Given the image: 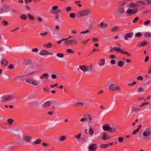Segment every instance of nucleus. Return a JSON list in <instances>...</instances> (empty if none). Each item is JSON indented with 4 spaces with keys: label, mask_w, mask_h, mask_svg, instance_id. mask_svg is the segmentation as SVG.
<instances>
[{
    "label": "nucleus",
    "mask_w": 151,
    "mask_h": 151,
    "mask_svg": "<svg viewBox=\"0 0 151 151\" xmlns=\"http://www.w3.org/2000/svg\"><path fill=\"white\" fill-rule=\"evenodd\" d=\"M80 69L83 72H86L88 70V67L86 65H80L79 66Z\"/></svg>",
    "instance_id": "obj_13"
},
{
    "label": "nucleus",
    "mask_w": 151,
    "mask_h": 151,
    "mask_svg": "<svg viewBox=\"0 0 151 151\" xmlns=\"http://www.w3.org/2000/svg\"><path fill=\"white\" fill-rule=\"evenodd\" d=\"M97 148V146L96 143H92L90 144L88 147V149L90 151H96Z\"/></svg>",
    "instance_id": "obj_11"
},
{
    "label": "nucleus",
    "mask_w": 151,
    "mask_h": 151,
    "mask_svg": "<svg viewBox=\"0 0 151 151\" xmlns=\"http://www.w3.org/2000/svg\"><path fill=\"white\" fill-rule=\"evenodd\" d=\"M125 11L124 7H119L116 10L114 11L113 13V15L116 18L119 17L121 15L123 14Z\"/></svg>",
    "instance_id": "obj_4"
},
{
    "label": "nucleus",
    "mask_w": 151,
    "mask_h": 151,
    "mask_svg": "<svg viewBox=\"0 0 151 151\" xmlns=\"http://www.w3.org/2000/svg\"><path fill=\"white\" fill-rule=\"evenodd\" d=\"M143 35L145 37H148L149 38H151V33L150 32H145Z\"/></svg>",
    "instance_id": "obj_25"
},
{
    "label": "nucleus",
    "mask_w": 151,
    "mask_h": 151,
    "mask_svg": "<svg viewBox=\"0 0 151 151\" xmlns=\"http://www.w3.org/2000/svg\"><path fill=\"white\" fill-rule=\"evenodd\" d=\"M40 83L39 80L35 79L33 80L32 84L35 86H37L40 84Z\"/></svg>",
    "instance_id": "obj_26"
},
{
    "label": "nucleus",
    "mask_w": 151,
    "mask_h": 151,
    "mask_svg": "<svg viewBox=\"0 0 151 151\" xmlns=\"http://www.w3.org/2000/svg\"><path fill=\"white\" fill-rule=\"evenodd\" d=\"M138 10V8H134V9H128L127 11V13L129 16L132 15L133 14H136Z\"/></svg>",
    "instance_id": "obj_8"
},
{
    "label": "nucleus",
    "mask_w": 151,
    "mask_h": 151,
    "mask_svg": "<svg viewBox=\"0 0 151 151\" xmlns=\"http://www.w3.org/2000/svg\"><path fill=\"white\" fill-rule=\"evenodd\" d=\"M3 12H7L9 11V8L8 6H4L3 8Z\"/></svg>",
    "instance_id": "obj_35"
},
{
    "label": "nucleus",
    "mask_w": 151,
    "mask_h": 151,
    "mask_svg": "<svg viewBox=\"0 0 151 151\" xmlns=\"http://www.w3.org/2000/svg\"><path fill=\"white\" fill-rule=\"evenodd\" d=\"M82 134L79 133L78 134L75 135L73 137V138L76 140H77L78 142H79L81 144H83L84 142V141L83 139H82L81 138Z\"/></svg>",
    "instance_id": "obj_7"
},
{
    "label": "nucleus",
    "mask_w": 151,
    "mask_h": 151,
    "mask_svg": "<svg viewBox=\"0 0 151 151\" xmlns=\"http://www.w3.org/2000/svg\"><path fill=\"white\" fill-rule=\"evenodd\" d=\"M33 80L32 79H28L26 80V82L30 84H32V83Z\"/></svg>",
    "instance_id": "obj_56"
},
{
    "label": "nucleus",
    "mask_w": 151,
    "mask_h": 151,
    "mask_svg": "<svg viewBox=\"0 0 151 151\" xmlns=\"http://www.w3.org/2000/svg\"><path fill=\"white\" fill-rule=\"evenodd\" d=\"M57 56L60 58H62L64 56V54L63 53H58L56 54Z\"/></svg>",
    "instance_id": "obj_37"
},
{
    "label": "nucleus",
    "mask_w": 151,
    "mask_h": 151,
    "mask_svg": "<svg viewBox=\"0 0 151 151\" xmlns=\"http://www.w3.org/2000/svg\"><path fill=\"white\" fill-rule=\"evenodd\" d=\"M120 49V48H119V47H114L110 49V51H111L113 50H114L115 51L119 52V51Z\"/></svg>",
    "instance_id": "obj_36"
},
{
    "label": "nucleus",
    "mask_w": 151,
    "mask_h": 151,
    "mask_svg": "<svg viewBox=\"0 0 151 151\" xmlns=\"http://www.w3.org/2000/svg\"><path fill=\"white\" fill-rule=\"evenodd\" d=\"M110 128L109 132L111 133L114 132L116 129V127L115 126H113L112 127H110Z\"/></svg>",
    "instance_id": "obj_31"
},
{
    "label": "nucleus",
    "mask_w": 151,
    "mask_h": 151,
    "mask_svg": "<svg viewBox=\"0 0 151 151\" xmlns=\"http://www.w3.org/2000/svg\"><path fill=\"white\" fill-rule=\"evenodd\" d=\"M133 36V33L132 32L126 34L124 36V39L126 40H127L128 38H131Z\"/></svg>",
    "instance_id": "obj_16"
},
{
    "label": "nucleus",
    "mask_w": 151,
    "mask_h": 151,
    "mask_svg": "<svg viewBox=\"0 0 151 151\" xmlns=\"http://www.w3.org/2000/svg\"><path fill=\"white\" fill-rule=\"evenodd\" d=\"M20 18L22 19L23 20H25L27 19V17L26 15L23 14L21 16Z\"/></svg>",
    "instance_id": "obj_50"
},
{
    "label": "nucleus",
    "mask_w": 151,
    "mask_h": 151,
    "mask_svg": "<svg viewBox=\"0 0 151 151\" xmlns=\"http://www.w3.org/2000/svg\"><path fill=\"white\" fill-rule=\"evenodd\" d=\"M93 66L91 65L88 67V70L90 72L92 71L93 70Z\"/></svg>",
    "instance_id": "obj_61"
},
{
    "label": "nucleus",
    "mask_w": 151,
    "mask_h": 151,
    "mask_svg": "<svg viewBox=\"0 0 151 151\" xmlns=\"http://www.w3.org/2000/svg\"><path fill=\"white\" fill-rule=\"evenodd\" d=\"M72 9V7L70 6H67L65 8V11L67 12H70L71 11Z\"/></svg>",
    "instance_id": "obj_38"
},
{
    "label": "nucleus",
    "mask_w": 151,
    "mask_h": 151,
    "mask_svg": "<svg viewBox=\"0 0 151 151\" xmlns=\"http://www.w3.org/2000/svg\"><path fill=\"white\" fill-rule=\"evenodd\" d=\"M24 75L19 76L15 77L14 79L16 80L24 81Z\"/></svg>",
    "instance_id": "obj_18"
},
{
    "label": "nucleus",
    "mask_w": 151,
    "mask_h": 151,
    "mask_svg": "<svg viewBox=\"0 0 151 151\" xmlns=\"http://www.w3.org/2000/svg\"><path fill=\"white\" fill-rule=\"evenodd\" d=\"M102 129L105 131H109L110 126L106 124L104 125L102 127Z\"/></svg>",
    "instance_id": "obj_20"
},
{
    "label": "nucleus",
    "mask_w": 151,
    "mask_h": 151,
    "mask_svg": "<svg viewBox=\"0 0 151 151\" xmlns=\"http://www.w3.org/2000/svg\"><path fill=\"white\" fill-rule=\"evenodd\" d=\"M2 22L4 23V27L7 26L9 24L8 22L4 20L2 21Z\"/></svg>",
    "instance_id": "obj_46"
},
{
    "label": "nucleus",
    "mask_w": 151,
    "mask_h": 151,
    "mask_svg": "<svg viewBox=\"0 0 151 151\" xmlns=\"http://www.w3.org/2000/svg\"><path fill=\"white\" fill-rule=\"evenodd\" d=\"M55 29L57 30H59L60 29V27L58 25H55Z\"/></svg>",
    "instance_id": "obj_58"
},
{
    "label": "nucleus",
    "mask_w": 151,
    "mask_h": 151,
    "mask_svg": "<svg viewBox=\"0 0 151 151\" xmlns=\"http://www.w3.org/2000/svg\"><path fill=\"white\" fill-rule=\"evenodd\" d=\"M38 72V71L32 70L30 68H28L26 70L25 73L27 76H29L34 75Z\"/></svg>",
    "instance_id": "obj_10"
},
{
    "label": "nucleus",
    "mask_w": 151,
    "mask_h": 151,
    "mask_svg": "<svg viewBox=\"0 0 151 151\" xmlns=\"http://www.w3.org/2000/svg\"><path fill=\"white\" fill-rule=\"evenodd\" d=\"M119 27L118 26H115L112 29L111 31L112 32L116 31L119 29Z\"/></svg>",
    "instance_id": "obj_41"
},
{
    "label": "nucleus",
    "mask_w": 151,
    "mask_h": 151,
    "mask_svg": "<svg viewBox=\"0 0 151 151\" xmlns=\"http://www.w3.org/2000/svg\"><path fill=\"white\" fill-rule=\"evenodd\" d=\"M147 44V42L146 41H144L142 42L140 45H138V46L139 47H142L146 46Z\"/></svg>",
    "instance_id": "obj_39"
},
{
    "label": "nucleus",
    "mask_w": 151,
    "mask_h": 151,
    "mask_svg": "<svg viewBox=\"0 0 151 151\" xmlns=\"http://www.w3.org/2000/svg\"><path fill=\"white\" fill-rule=\"evenodd\" d=\"M91 13L90 9H86L84 10L80 11L77 12V15L78 17L88 16Z\"/></svg>",
    "instance_id": "obj_3"
},
{
    "label": "nucleus",
    "mask_w": 151,
    "mask_h": 151,
    "mask_svg": "<svg viewBox=\"0 0 151 151\" xmlns=\"http://www.w3.org/2000/svg\"><path fill=\"white\" fill-rule=\"evenodd\" d=\"M24 63L27 65H29L32 63V60L29 59H26L24 60Z\"/></svg>",
    "instance_id": "obj_27"
},
{
    "label": "nucleus",
    "mask_w": 151,
    "mask_h": 151,
    "mask_svg": "<svg viewBox=\"0 0 151 151\" xmlns=\"http://www.w3.org/2000/svg\"><path fill=\"white\" fill-rule=\"evenodd\" d=\"M150 20H147L146 21H145L143 24L144 25H147L149 24L150 23Z\"/></svg>",
    "instance_id": "obj_53"
},
{
    "label": "nucleus",
    "mask_w": 151,
    "mask_h": 151,
    "mask_svg": "<svg viewBox=\"0 0 151 151\" xmlns=\"http://www.w3.org/2000/svg\"><path fill=\"white\" fill-rule=\"evenodd\" d=\"M136 3L137 6H144L145 5V3L143 1H137Z\"/></svg>",
    "instance_id": "obj_24"
},
{
    "label": "nucleus",
    "mask_w": 151,
    "mask_h": 151,
    "mask_svg": "<svg viewBox=\"0 0 151 151\" xmlns=\"http://www.w3.org/2000/svg\"><path fill=\"white\" fill-rule=\"evenodd\" d=\"M109 89L113 91H118L120 90V87L116 83L111 84L109 87Z\"/></svg>",
    "instance_id": "obj_5"
},
{
    "label": "nucleus",
    "mask_w": 151,
    "mask_h": 151,
    "mask_svg": "<svg viewBox=\"0 0 151 151\" xmlns=\"http://www.w3.org/2000/svg\"><path fill=\"white\" fill-rule=\"evenodd\" d=\"M119 52L121 54L127 55L129 56H131V54L130 53L124 51L121 48H120Z\"/></svg>",
    "instance_id": "obj_21"
},
{
    "label": "nucleus",
    "mask_w": 151,
    "mask_h": 151,
    "mask_svg": "<svg viewBox=\"0 0 151 151\" xmlns=\"http://www.w3.org/2000/svg\"><path fill=\"white\" fill-rule=\"evenodd\" d=\"M31 139V138L30 137L26 136L23 138L22 141H19L18 140H17V143L19 144H24L25 143V142H30Z\"/></svg>",
    "instance_id": "obj_6"
},
{
    "label": "nucleus",
    "mask_w": 151,
    "mask_h": 151,
    "mask_svg": "<svg viewBox=\"0 0 151 151\" xmlns=\"http://www.w3.org/2000/svg\"><path fill=\"white\" fill-rule=\"evenodd\" d=\"M106 60L104 59L101 58L99 60L97 64L100 66H102L105 64Z\"/></svg>",
    "instance_id": "obj_12"
},
{
    "label": "nucleus",
    "mask_w": 151,
    "mask_h": 151,
    "mask_svg": "<svg viewBox=\"0 0 151 151\" xmlns=\"http://www.w3.org/2000/svg\"><path fill=\"white\" fill-rule=\"evenodd\" d=\"M66 138V136H62L59 138V140L60 142H63L65 140Z\"/></svg>",
    "instance_id": "obj_32"
},
{
    "label": "nucleus",
    "mask_w": 151,
    "mask_h": 151,
    "mask_svg": "<svg viewBox=\"0 0 151 151\" xmlns=\"http://www.w3.org/2000/svg\"><path fill=\"white\" fill-rule=\"evenodd\" d=\"M52 13L56 14L61 12V10L60 9L58 8V6L55 5L53 6L52 8Z\"/></svg>",
    "instance_id": "obj_9"
},
{
    "label": "nucleus",
    "mask_w": 151,
    "mask_h": 151,
    "mask_svg": "<svg viewBox=\"0 0 151 151\" xmlns=\"http://www.w3.org/2000/svg\"><path fill=\"white\" fill-rule=\"evenodd\" d=\"M15 97L12 94L4 96L0 98V104L11 101Z\"/></svg>",
    "instance_id": "obj_2"
},
{
    "label": "nucleus",
    "mask_w": 151,
    "mask_h": 151,
    "mask_svg": "<svg viewBox=\"0 0 151 151\" xmlns=\"http://www.w3.org/2000/svg\"><path fill=\"white\" fill-rule=\"evenodd\" d=\"M139 137L144 139H150L151 138V128L146 129L143 132L142 134H139Z\"/></svg>",
    "instance_id": "obj_1"
},
{
    "label": "nucleus",
    "mask_w": 151,
    "mask_h": 151,
    "mask_svg": "<svg viewBox=\"0 0 151 151\" xmlns=\"http://www.w3.org/2000/svg\"><path fill=\"white\" fill-rule=\"evenodd\" d=\"M48 34V32L47 31H45L44 32L40 33V35L42 36L43 37L46 36Z\"/></svg>",
    "instance_id": "obj_49"
},
{
    "label": "nucleus",
    "mask_w": 151,
    "mask_h": 151,
    "mask_svg": "<svg viewBox=\"0 0 151 151\" xmlns=\"http://www.w3.org/2000/svg\"><path fill=\"white\" fill-rule=\"evenodd\" d=\"M142 35V34L140 32H138L136 33L135 34L136 37H140Z\"/></svg>",
    "instance_id": "obj_57"
},
{
    "label": "nucleus",
    "mask_w": 151,
    "mask_h": 151,
    "mask_svg": "<svg viewBox=\"0 0 151 151\" xmlns=\"http://www.w3.org/2000/svg\"><path fill=\"white\" fill-rule=\"evenodd\" d=\"M142 127V126L141 125H139L138 127L136 129H135L132 133V134L134 135L137 133L140 130L141 127Z\"/></svg>",
    "instance_id": "obj_30"
},
{
    "label": "nucleus",
    "mask_w": 151,
    "mask_h": 151,
    "mask_svg": "<svg viewBox=\"0 0 151 151\" xmlns=\"http://www.w3.org/2000/svg\"><path fill=\"white\" fill-rule=\"evenodd\" d=\"M42 76H40L39 78L41 79H43L45 78H47L48 76V74L47 73H45L42 74Z\"/></svg>",
    "instance_id": "obj_29"
},
{
    "label": "nucleus",
    "mask_w": 151,
    "mask_h": 151,
    "mask_svg": "<svg viewBox=\"0 0 151 151\" xmlns=\"http://www.w3.org/2000/svg\"><path fill=\"white\" fill-rule=\"evenodd\" d=\"M1 63L2 66H6L8 64L7 61L5 59H3L1 60Z\"/></svg>",
    "instance_id": "obj_22"
},
{
    "label": "nucleus",
    "mask_w": 151,
    "mask_h": 151,
    "mask_svg": "<svg viewBox=\"0 0 151 151\" xmlns=\"http://www.w3.org/2000/svg\"><path fill=\"white\" fill-rule=\"evenodd\" d=\"M71 32L75 35H77V31L74 29H72L71 30Z\"/></svg>",
    "instance_id": "obj_60"
},
{
    "label": "nucleus",
    "mask_w": 151,
    "mask_h": 151,
    "mask_svg": "<svg viewBox=\"0 0 151 151\" xmlns=\"http://www.w3.org/2000/svg\"><path fill=\"white\" fill-rule=\"evenodd\" d=\"M80 121L81 122H84L85 121H86V115H84L83 117L81 119Z\"/></svg>",
    "instance_id": "obj_43"
},
{
    "label": "nucleus",
    "mask_w": 151,
    "mask_h": 151,
    "mask_svg": "<svg viewBox=\"0 0 151 151\" xmlns=\"http://www.w3.org/2000/svg\"><path fill=\"white\" fill-rule=\"evenodd\" d=\"M137 4L136 3H132L129 4L128 5V6L129 7V8L131 9H134L138 8L137 7Z\"/></svg>",
    "instance_id": "obj_17"
},
{
    "label": "nucleus",
    "mask_w": 151,
    "mask_h": 151,
    "mask_svg": "<svg viewBox=\"0 0 151 151\" xmlns=\"http://www.w3.org/2000/svg\"><path fill=\"white\" fill-rule=\"evenodd\" d=\"M66 52L69 53H73L74 52V51L71 49L69 48L66 50Z\"/></svg>",
    "instance_id": "obj_45"
},
{
    "label": "nucleus",
    "mask_w": 151,
    "mask_h": 151,
    "mask_svg": "<svg viewBox=\"0 0 151 151\" xmlns=\"http://www.w3.org/2000/svg\"><path fill=\"white\" fill-rule=\"evenodd\" d=\"M14 120L12 119H8L7 120V122L8 123V125L9 126L11 125L14 122Z\"/></svg>",
    "instance_id": "obj_34"
},
{
    "label": "nucleus",
    "mask_w": 151,
    "mask_h": 151,
    "mask_svg": "<svg viewBox=\"0 0 151 151\" xmlns=\"http://www.w3.org/2000/svg\"><path fill=\"white\" fill-rule=\"evenodd\" d=\"M150 102L149 101H147L146 102H144L142 105H140L139 106V107H142L143 106L145 105H148L149 104Z\"/></svg>",
    "instance_id": "obj_47"
},
{
    "label": "nucleus",
    "mask_w": 151,
    "mask_h": 151,
    "mask_svg": "<svg viewBox=\"0 0 151 151\" xmlns=\"http://www.w3.org/2000/svg\"><path fill=\"white\" fill-rule=\"evenodd\" d=\"M52 45V44L51 42H49L47 44V48H50Z\"/></svg>",
    "instance_id": "obj_64"
},
{
    "label": "nucleus",
    "mask_w": 151,
    "mask_h": 151,
    "mask_svg": "<svg viewBox=\"0 0 151 151\" xmlns=\"http://www.w3.org/2000/svg\"><path fill=\"white\" fill-rule=\"evenodd\" d=\"M28 16V17L31 20H34V17L32 15L29 14Z\"/></svg>",
    "instance_id": "obj_63"
},
{
    "label": "nucleus",
    "mask_w": 151,
    "mask_h": 151,
    "mask_svg": "<svg viewBox=\"0 0 151 151\" xmlns=\"http://www.w3.org/2000/svg\"><path fill=\"white\" fill-rule=\"evenodd\" d=\"M118 141L119 142L121 143L123 142V141H124V139L122 137H119L118 138Z\"/></svg>",
    "instance_id": "obj_51"
},
{
    "label": "nucleus",
    "mask_w": 151,
    "mask_h": 151,
    "mask_svg": "<svg viewBox=\"0 0 151 151\" xmlns=\"http://www.w3.org/2000/svg\"><path fill=\"white\" fill-rule=\"evenodd\" d=\"M41 139H36L35 142V143L36 144H40L41 142Z\"/></svg>",
    "instance_id": "obj_52"
},
{
    "label": "nucleus",
    "mask_w": 151,
    "mask_h": 151,
    "mask_svg": "<svg viewBox=\"0 0 151 151\" xmlns=\"http://www.w3.org/2000/svg\"><path fill=\"white\" fill-rule=\"evenodd\" d=\"M143 77L142 76H140L137 77V79L138 80L142 81L143 80Z\"/></svg>",
    "instance_id": "obj_62"
},
{
    "label": "nucleus",
    "mask_w": 151,
    "mask_h": 151,
    "mask_svg": "<svg viewBox=\"0 0 151 151\" xmlns=\"http://www.w3.org/2000/svg\"><path fill=\"white\" fill-rule=\"evenodd\" d=\"M139 19V17H136L133 20L132 22L133 23H136Z\"/></svg>",
    "instance_id": "obj_54"
},
{
    "label": "nucleus",
    "mask_w": 151,
    "mask_h": 151,
    "mask_svg": "<svg viewBox=\"0 0 151 151\" xmlns=\"http://www.w3.org/2000/svg\"><path fill=\"white\" fill-rule=\"evenodd\" d=\"M125 62L123 61H119L117 63V65L119 67H122L124 66Z\"/></svg>",
    "instance_id": "obj_23"
},
{
    "label": "nucleus",
    "mask_w": 151,
    "mask_h": 151,
    "mask_svg": "<svg viewBox=\"0 0 151 151\" xmlns=\"http://www.w3.org/2000/svg\"><path fill=\"white\" fill-rule=\"evenodd\" d=\"M86 121L91 122L92 121V119L91 116L89 115H86Z\"/></svg>",
    "instance_id": "obj_28"
},
{
    "label": "nucleus",
    "mask_w": 151,
    "mask_h": 151,
    "mask_svg": "<svg viewBox=\"0 0 151 151\" xmlns=\"http://www.w3.org/2000/svg\"><path fill=\"white\" fill-rule=\"evenodd\" d=\"M67 40L66 41V45L70 44L72 43V42L73 41L72 40H68L67 39Z\"/></svg>",
    "instance_id": "obj_48"
},
{
    "label": "nucleus",
    "mask_w": 151,
    "mask_h": 151,
    "mask_svg": "<svg viewBox=\"0 0 151 151\" xmlns=\"http://www.w3.org/2000/svg\"><path fill=\"white\" fill-rule=\"evenodd\" d=\"M51 104L50 101H47L43 103L42 105V106L44 108H47Z\"/></svg>",
    "instance_id": "obj_19"
},
{
    "label": "nucleus",
    "mask_w": 151,
    "mask_h": 151,
    "mask_svg": "<svg viewBox=\"0 0 151 151\" xmlns=\"http://www.w3.org/2000/svg\"><path fill=\"white\" fill-rule=\"evenodd\" d=\"M110 138V136L107 134L105 132L102 133V136L101 138L103 140H106L109 139Z\"/></svg>",
    "instance_id": "obj_15"
},
{
    "label": "nucleus",
    "mask_w": 151,
    "mask_h": 151,
    "mask_svg": "<svg viewBox=\"0 0 151 151\" xmlns=\"http://www.w3.org/2000/svg\"><path fill=\"white\" fill-rule=\"evenodd\" d=\"M40 54L41 55H48L49 54L52 55V52H49L45 50H41L40 52Z\"/></svg>",
    "instance_id": "obj_14"
},
{
    "label": "nucleus",
    "mask_w": 151,
    "mask_h": 151,
    "mask_svg": "<svg viewBox=\"0 0 151 151\" xmlns=\"http://www.w3.org/2000/svg\"><path fill=\"white\" fill-rule=\"evenodd\" d=\"M70 17L72 19L75 18L76 17V14L74 13H72L70 14Z\"/></svg>",
    "instance_id": "obj_42"
},
{
    "label": "nucleus",
    "mask_w": 151,
    "mask_h": 151,
    "mask_svg": "<svg viewBox=\"0 0 151 151\" xmlns=\"http://www.w3.org/2000/svg\"><path fill=\"white\" fill-rule=\"evenodd\" d=\"M100 147L101 148L104 149L108 147V145L107 144H102L100 145Z\"/></svg>",
    "instance_id": "obj_44"
},
{
    "label": "nucleus",
    "mask_w": 151,
    "mask_h": 151,
    "mask_svg": "<svg viewBox=\"0 0 151 151\" xmlns=\"http://www.w3.org/2000/svg\"><path fill=\"white\" fill-rule=\"evenodd\" d=\"M108 25L107 24L103 22H101L100 24V27L101 28H104L106 27Z\"/></svg>",
    "instance_id": "obj_33"
},
{
    "label": "nucleus",
    "mask_w": 151,
    "mask_h": 151,
    "mask_svg": "<svg viewBox=\"0 0 151 151\" xmlns=\"http://www.w3.org/2000/svg\"><path fill=\"white\" fill-rule=\"evenodd\" d=\"M93 130L91 128H89V133L90 136H92L93 134Z\"/></svg>",
    "instance_id": "obj_40"
},
{
    "label": "nucleus",
    "mask_w": 151,
    "mask_h": 151,
    "mask_svg": "<svg viewBox=\"0 0 151 151\" xmlns=\"http://www.w3.org/2000/svg\"><path fill=\"white\" fill-rule=\"evenodd\" d=\"M83 103L81 102H77L76 103V105L78 106H83Z\"/></svg>",
    "instance_id": "obj_59"
},
{
    "label": "nucleus",
    "mask_w": 151,
    "mask_h": 151,
    "mask_svg": "<svg viewBox=\"0 0 151 151\" xmlns=\"http://www.w3.org/2000/svg\"><path fill=\"white\" fill-rule=\"evenodd\" d=\"M55 118L57 120L60 119L61 118V116L59 114H57L55 116Z\"/></svg>",
    "instance_id": "obj_55"
}]
</instances>
